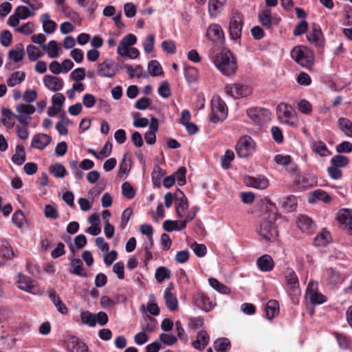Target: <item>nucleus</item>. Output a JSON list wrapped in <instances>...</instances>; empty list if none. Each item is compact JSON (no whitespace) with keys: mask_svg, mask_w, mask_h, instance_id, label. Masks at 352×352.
<instances>
[{"mask_svg":"<svg viewBox=\"0 0 352 352\" xmlns=\"http://www.w3.org/2000/svg\"><path fill=\"white\" fill-rule=\"evenodd\" d=\"M265 208L266 212H270V219L263 218L260 223L259 228L257 230V232L262 239L266 241H274L278 236L276 228L273 223V221L276 220L277 215L276 207L272 202L267 201Z\"/></svg>","mask_w":352,"mask_h":352,"instance_id":"nucleus-1","label":"nucleus"},{"mask_svg":"<svg viewBox=\"0 0 352 352\" xmlns=\"http://www.w3.org/2000/svg\"><path fill=\"white\" fill-rule=\"evenodd\" d=\"M215 66L225 76L233 74L237 68L236 62L230 51H221L214 58Z\"/></svg>","mask_w":352,"mask_h":352,"instance_id":"nucleus-2","label":"nucleus"},{"mask_svg":"<svg viewBox=\"0 0 352 352\" xmlns=\"http://www.w3.org/2000/svg\"><path fill=\"white\" fill-rule=\"evenodd\" d=\"M292 58L300 66L309 68L314 61L312 52L307 47L296 46L291 51Z\"/></svg>","mask_w":352,"mask_h":352,"instance_id":"nucleus-3","label":"nucleus"},{"mask_svg":"<svg viewBox=\"0 0 352 352\" xmlns=\"http://www.w3.org/2000/svg\"><path fill=\"white\" fill-rule=\"evenodd\" d=\"M211 121L217 122L223 120L228 113V109L223 100L219 96H214L211 100Z\"/></svg>","mask_w":352,"mask_h":352,"instance_id":"nucleus-4","label":"nucleus"},{"mask_svg":"<svg viewBox=\"0 0 352 352\" xmlns=\"http://www.w3.org/2000/svg\"><path fill=\"white\" fill-rule=\"evenodd\" d=\"M18 278L17 285L20 289L34 295H41L43 294V292L36 281L33 280L30 277L19 273Z\"/></svg>","mask_w":352,"mask_h":352,"instance_id":"nucleus-5","label":"nucleus"},{"mask_svg":"<svg viewBox=\"0 0 352 352\" xmlns=\"http://www.w3.org/2000/svg\"><path fill=\"white\" fill-rule=\"evenodd\" d=\"M249 118L258 126H262L271 120V112L264 108L254 107L247 111Z\"/></svg>","mask_w":352,"mask_h":352,"instance_id":"nucleus-6","label":"nucleus"},{"mask_svg":"<svg viewBox=\"0 0 352 352\" xmlns=\"http://www.w3.org/2000/svg\"><path fill=\"white\" fill-rule=\"evenodd\" d=\"M255 148V143L250 136H243L238 141L235 149L239 157H247L251 155Z\"/></svg>","mask_w":352,"mask_h":352,"instance_id":"nucleus-7","label":"nucleus"},{"mask_svg":"<svg viewBox=\"0 0 352 352\" xmlns=\"http://www.w3.org/2000/svg\"><path fill=\"white\" fill-rule=\"evenodd\" d=\"M16 120L21 124H28L31 115L35 112V107L30 104L21 103L16 106Z\"/></svg>","mask_w":352,"mask_h":352,"instance_id":"nucleus-8","label":"nucleus"},{"mask_svg":"<svg viewBox=\"0 0 352 352\" xmlns=\"http://www.w3.org/2000/svg\"><path fill=\"white\" fill-rule=\"evenodd\" d=\"M243 26L242 15L237 12L232 13L229 25L230 35L232 39L236 41L240 39Z\"/></svg>","mask_w":352,"mask_h":352,"instance_id":"nucleus-9","label":"nucleus"},{"mask_svg":"<svg viewBox=\"0 0 352 352\" xmlns=\"http://www.w3.org/2000/svg\"><path fill=\"white\" fill-rule=\"evenodd\" d=\"M118 72V69L111 59H106L98 64L97 74L101 77L113 78Z\"/></svg>","mask_w":352,"mask_h":352,"instance_id":"nucleus-10","label":"nucleus"},{"mask_svg":"<svg viewBox=\"0 0 352 352\" xmlns=\"http://www.w3.org/2000/svg\"><path fill=\"white\" fill-rule=\"evenodd\" d=\"M226 93L234 98L247 96L250 91L247 86L240 84H233L226 85Z\"/></svg>","mask_w":352,"mask_h":352,"instance_id":"nucleus-11","label":"nucleus"},{"mask_svg":"<svg viewBox=\"0 0 352 352\" xmlns=\"http://www.w3.org/2000/svg\"><path fill=\"white\" fill-rule=\"evenodd\" d=\"M206 36L213 43H221L223 40V32L218 24L210 25L207 30Z\"/></svg>","mask_w":352,"mask_h":352,"instance_id":"nucleus-12","label":"nucleus"},{"mask_svg":"<svg viewBox=\"0 0 352 352\" xmlns=\"http://www.w3.org/2000/svg\"><path fill=\"white\" fill-rule=\"evenodd\" d=\"M0 241V258L4 260V261L0 262V266H3L6 261L14 258V253L12 246L6 239H1Z\"/></svg>","mask_w":352,"mask_h":352,"instance_id":"nucleus-13","label":"nucleus"},{"mask_svg":"<svg viewBox=\"0 0 352 352\" xmlns=\"http://www.w3.org/2000/svg\"><path fill=\"white\" fill-rule=\"evenodd\" d=\"M244 182L249 187L261 190L266 188L268 186V180L263 176H248L244 178Z\"/></svg>","mask_w":352,"mask_h":352,"instance_id":"nucleus-14","label":"nucleus"},{"mask_svg":"<svg viewBox=\"0 0 352 352\" xmlns=\"http://www.w3.org/2000/svg\"><path fill=\"white\" fill-rule=\"evenodd\" d=\"M298 227L304 232L311 234L316 228V224L308 216L301 214L297 219Z\"/></svg>","mask_w":352,"mask_h":352,"instance_id":"nucleus-15","label":"nucleus"},{"mask_svg":"<svg viewBox=\"0 0 352 352\" xmlns=\"http://www.w3.org/2000/svg\"><path fill=\"white\" fill-rule=\"evenodd\" d=\"M45 86L52 91H57L62 89L63 87V81L60 78L47 75L43 78Z\"/></svg>","mask_w":352,"mask_h":352,"instance_id":"nucleus-16","label":"nucleus"},{"mask_svg":"<svg viewBox=\"0 0 352 352\" xmlns=\"http://www.w3.org/2000/svg\"><path fill=\"white\" fill-rule=\"evenodd\" d=\"M51 137L44 133L35 135L32 140L31 146L38 150L44 149L51 142Z\"/></svg>","mask_w":352,"mask_h":352,"instance_id":"nucleus-17","label":"nucleus"},{"mask_svg":"<svg viewBox=\"0 0 352 352\" xmlns=\"http://www.w3.org/2000/svg\"><path fill=\"white\" fill-rule=\"evenodd\" d=\"M176 199H179V203L176 206V214L180 218L184 217V213L186 212L188 209V203L186 197H185L184 192L180 190H178L177 193L175 194Z\"/></svg>","mask_w":352,"mask_h":352,"instance_id":"nucleus-18","label":"nucleus"},{"mask_svg":"<svg viewBox=\"0 0 352 352\" xmlns=\"http://www.w3.org/2000/svg\"><path fill=\"white\" fill-rule=\"evenodd\" d=\"M173 288V285H170L166 289L164 294V298L165 299L166 305L167 308L170 311H175L178 307V302L177 298L175 295H174L170 291Z\"/></svg>","mask_w":352,"mask_h":352,"instance_id":"nucleus-19","label":"nucleus"},{"mask_svg":"<svg viewBox=\"0 0 352 352\" xmlns=\"http://www.w3.org/2000/svg\"><path fill=\"white\" fill-rule=\"evenodd\" d=\"M324 278L331 285H335L342 283V278L339 273L333 268L327 269L323 274Z\"/></svg>","mask_w":352,"mask_h":352,"instance_id":"nucleus-20","label":"nucleus"},{"mask_svg":"<svg viewBox=\"0 0 352 352\" xmlns=\"http://www.w3.org/2000/svg\"><path fill=\"white\" fill-rule=\"evenodd\" d=\"M196 306L205 311H209L212 308V303L210 298L204 294H198L194 297Z\"/></svg>","mask_w":352,"mask_h":352,"instance_id":"nucleus-21","label":"nucleus"},{"mask_svg":"<svg viewBox=\"0 0 352 352\" xmlns=\"http://www.w3.org/2000/svg\"><path fill=\"white\" fill-rule=\"evenodd\" d=\"M285 278L289 289L296 291L299 288V282L296 274L291 270H287L285 272Z\"/></svg>","mask_w":352,"mask_h":352,"instance_id":"nucleus-22","label":"nucleus"},{"mask_svg":"<svg viewBox=\"0 0 352 352\" xmlns=\"http://www.w3.org/2000/svg\"><path fill=\"white\" fill-rule=\"evenodd\" d=\"M282 107L283 106L281 104L278 106V118L285 124H293V122H290V120L293 118L294 113L292 107L285 104L283 106V109H282Z\"/></svg>","mask_w":352,"mask_h":352,"instance_id":"nucleus-23","label":"nucleus"},{"mask_svg":"<svg viewBox=\"0 0 352 352\" xmlns=\"http://www.w3.org/2000/svg\"><path fill=\"white\" fill-rule=\"evenodd\" d=\"M1 122L8 129H12L14 125V120L16 114H14L10 109H1Z\"/></svg>","mask_w":352,"mask_h":352,"instance_id":"nucleus-24","label":"nucleus"},{"mask_svg":"<svg viewBox=\"0 0 352 352\" xmlns=\"http://www.w3.org/2000/svg\"><path fill=\"white\" fill-rule=\"evenodd\" d=\"M49 298L53 302L54 306L57 308L58 311L62 314H65L67 313L68 309L65 305L62 302L58 295L56 294L54 289H50L49 291Z\"/></svg>","mask_w":352,"mask_h":352,"instance_id":"nucleus-25","label":"nucleus"},{"mask_svg":"<svg viewBox=\"0 0 352 352\" xmlns=\"http://www.w3.org/2000/svg\"><path fill=\"white\" fill-rule=\"evenodd\" d=\"M311 29V33L307 35L308 40L316 45H320L322 43V33L320 26L314 24Z\"/></svg>","mask_w":352,"mask_h":352,"instance_id":"nucleus-26","label":"nucleus"},{"mask_svg":"<svg viewBox=\"0 0 352 352\" xmlns=\"http://www.w3.org/2000/svg\"><path fill=\"white\" fill-rule=\"evenodd\" d=\"M71 269L69 270L70 274H76L81 277H87V274L84 271L83 263L80 258H74L70 263Z\"/></svg>","mask_w":352,"mask_h":352,"instance_id":"nucleus-27","label":"nucleus"},{"mask_svg":"<svg viewBox=\"0 0 352 352\" xmlns=\"http://www.w3.org/2000/svg\"><path fill=\"white\" fill-rule=\"evenodd\" d=\"M41 23L43 25V31L47 34L53 33L56 28V23L50 19V16L48 13L41 15Z\"/></svg>","mask_w":352,"mask_h":352,"instance_id":"nucleus-28","label":"nucleus"},{"mask_svg":"<svg viewBox=\"0 0 352 352\" xmlns=\"http://www.w3.org/2000/svg\"><path fill=\"white\" fill-rule=\"evenodd\" d=\"M259 269L263 272H269L273 269L274 261L272 257L265 254L257 259L256 262Z\"/></svg>","mask_w":352,"mask_h":352,"instance_id":"nucleus-29","label":"nucleus"},{"mask_svg":"<svg viewBox=\"0 0 352 352\" xmlns=\"http://www.w3.org/2000/svg\"><path fill=\"white\" fill-rule=\"evenodd\" d=\"M279 305L275 300H269L265 307V315L268 320L273 319L278 313Z\"/></svg>","mask_w":352,"mask_h":352,"instance_id":"nucleus-30","label":"nucleus"},{"mask_svg":"<svg viewBox=\"0 0 352 352\" xmlns=\"http://www.w3.org/2000/svg\"><path fill=\"white\" fill-rule=\"evenodd\" d=\"M258 21L265 28L270 29L272 26V12L270 9L265 8L258 15Z\"/></svg>","mask_w":352,"mask_h":352,"instance_id":"nucleus-31","label":"nucleus"},{"mask_svg":"<svg viewBox=\"0 0 352 352\" xmlns=\"http://www.w3.org/2000/svg\"><path fill=\"white\" fill-rule=\"evenodd\" d=\"M231 348V344L228 338H220L214 342V349L217 352H228Z\"/></svg>","mask_w":352,"mask_h":352,"instance_id":"nucleus-32","label":"nucleus"},{"mask_svg":"<svg viewBox=\"0 0 352 352\" xmlns=\"http://www.w3.org/2000/svg\"><path fill=\"white\" fill-rule=\"evenodd\" d=\"M338 123L340 130L346 136L352 138V122L346 118H340Z\"/></svg>","mask_w":352,"mask_h":352,"instance_id":"nucleus-33","label":"nucleus"},{"mask_svg":"<svg viewBox=\"0 0 352 352\" xmlns=\"http://www.w3.org/2000/svg\"><path fill=\"white\" fill-rule=\"evenodd\" d=\"M26 159L24 147L22 145H17L15 148V153L12 157V162L16 165H21Z\"/></svg>","mask_w":352,"mask_h":352,"instance_id":"nucleus-34","label":"nucleus"},{"mask_svg":"<svg viewBox=\"0 0 352 352\" xmlns=\"http://www.w3.org/2000/svg\"><path fill=\"white\" fill-rule=\"evenodd\" d=\"M68 349L72 352H88V347L85 343L77 338L73 339L69 343Z\"/></svg>","mask_w":352,"mask_h":352,"instance_id":"nucleus-35","label":"nucleus"},{"mask_svg":"<svg viewBox=\"0 0 352 352\" xmlns=\"http://www.w3.org/2000/svg\"><path fill=\"white\" fill-rule=\"evenodd\" d=\"M312 149L321 157H327L331 154L326 144L321 140L314 142L312 143Z\"/></svg>","mask_w":352,"mask_h":352,"instance_id":"nucleus-36","label":"nucleus"},{"mask_svg":"<svg viewBox=\"0 0 352 352\" xmlns=\"http://www.w3.org/2000/svg\"><path fill=\"white\" fill-rule=\"evenodd\" d=\"M226 0H209L208 1V11L211 16H214L220 12L226 3Z\"/></svg>","mask_w":352,"mask_h":352,"instance_id":"nucleus-37","label":"nucleus"},{"mask_svg":"<svg viewBox=\"0 0 352 352\" xmlns=\"http://www.w3.org/2000/svg\"><path fill=\"white\" fill-rule=\"evenodd\" d=\"M330 239V232L327 230H322L315 236L314 243L316 246H324L329 242Z\"/></svg>","mask_w":352,"mask_h":352,"instance_id":"nucleus-38","label":"nucleus"},{"mask_svg":"<svg viewBox=\"0 0 352 352\" xmlns=\"http://www.w3.org/2000/svg\"><path fill=\"white\" fill-rule=\"evenodd\" d=\"M25 74L23 72L17 71L12 74L11 76L7 80V85L9 87H14L21 83L25 80Z\"/></svg>","mask_w":352,"mask_h":352,"instance_id":"nucleus-39","label":"nucleus"},{"mask_svg":"<svg viewBox=\"0 0 352 352\" xmlns=\"http://www.w3.org/2000/svg\"><path fill=\"white\" fill-rule=\"evenodd\" d=\"M338 219L339 221L346 226V227L352 231V217L350 215L348 210H343L338 213Z\"/></svg>","mask_w":352,"mask_h":352,"instance_id":"nucleus-40","label":"nucleus"},{"mask_svg":"<svg viewBox=\"0 0 352 352\" xmlns=\"http://www.w3.org/2000/svg\"><path fill=\"white\" fill-rule=\"evenodd\" d=\"M26 52L30 61H35L43 55V53L39 50L38 47L32 44H30L27 46Z\"/></svg>","mask_w":352,"mask_h":352,"instance_id":"nucleus-41","label":"nucleus"},{"mask_svg":"<svg viewBox=\"0 0 352 352\" xmlns=\"http://www.w3.org/2000/svg\"><path fill=\"white\" fill-rule=\"evenodd\" d=\"M349 163V159L344 155H336L331 159V164L340 168L346 166Z\"/></svg>","mask_w":352,"mask_h":352,"instance_id":"nucleus-42","label":"nucleus"},{"mask_svg":"<svg viewBox=\"0 0 352 352\" xmlns=\"http://www.w3.org/2000/svg\"><path fill=\"white\" fill-rule=\"evenodd\" d=\"M50 171L55 177L63 178L67 174V170L63 165L56 163L50 167Z\"/></svg>","mask_w":352,"mask_h":352,"instance_id":"nucleus-43","label":"nucleus"},{"mask_svg":"<svg viewBox=\"0 0 352 352\" xmlns=\"http://www.w3.org/2000/svg\"><path fill=\"white\" fill-rule=\"evenodd\" d=\"M148 70L150 75L152 76H158L163 74L160 64L155 60H153L148 63Z\"/></svg>","mask_w":352,"mask_h":352,"instance_id":"nucleus-44","label":"nucleus"},{"mask_svg":"<svg viewBox=\"0 0 352 352\" xmlns=\"http://www.w3.org/2000/svg\"><path fill=\"white\" fill-rule=\"evenodd\" d=\"M43 50H47L50 58H56L58 56V48L56 41H51L48 45H43Z\"/></svg>","mask_w":352,"mask_h":352,"instance_id":"nucleus-45","label":"nucleus"},{"mask_svg":"<svg viewBox=\"0 0 352 352\" xmlns=\"http://www.w3.org/2000/svg\"><path fill=\"white\" fill-rule=\"evenodd\" d=\"M155 277L157 282L162 283L170 277V270L166 267H159L155 272Z\"/></svg>","mask_w":352,"mask_h":352,"instance_id":"nucleus-46","label":"nucleus"},{"mask_svg":"<svg viewBox=\"0 0 352 352\" xmlns=\"http://www.w3.org/2000/svg\"><path fill=\"white\" fill-rule=\"evenodd\" d=\"M164 175L162 169L159 166L155 165L151 175L152 182L155 186L160 187L161 186V179Z\"/></svg>","mask_w":352,"mask_h":352,"instance_id":"nucleus-47","label":"nucleus"},{"mask_svg":"<svg viewBox=\"0 0 352 352\" xmlns=\"http://www.w3.org/2000/svg\"><path fill=\"white\" fill-rule=\"evenodd\" d=\"M208 282L212 288L221 294H228L230 292V289L216 278H210L208 279Z\"/></svg>","mask_w":352,"mask_h":352,"instance_id":"nucleus-48","label":"nucleus"},{"mask_svg":"<svg viewBox=\"0 0 352 352\" xmlns=\"http://www.w3.org/2000/svg\"><path fill=\"white\" fill-rule=\"evenodd\" d=\"M333 334L336 338L338 345L341 349H346L350 346L351 342L347 336L337 332H334Z\"/></svg>","mask_w":352,"mask_h":352,"instance_id":"nucleus-49","label":"nucleus"},{"mask_svg":"<svg viewBox=\"0 0 352 352\" xmlns=\"http://www.w3.org/2000/svg\"><path fill=\"white\" fill-rule=\"evenodd\" d=\"M311 195L313 197V199L309 198L310 202L314 201V198L317 200H322L324 203H328L331 200L330 196L326 192H324V190H320V189L314 190Z\"/></svg>","mask_w":352,"mask_h":352,"instance_id":"nucleus-50","label":"nucleus"},{"mask_svg":"<svg viewBox=\"0 0 352 352\" xmlns=\"http://www.w3.org/2000/svg\"><path fill=\"white\" fill-rule=\"evenodd\" d=\"M25 55L24 50L21 45V47L17 50H10L8 53L9 58L12 60L15 63H18L21 61Z\"/></svg>","mask_w":352,"mask_h":352,"instance_id":"nucleus-51","label":"nucleus"},{"mask_svg":"<svg viewBox=\"0 0 352 352\" xmlns=\"http://www.w3.org/2000/svg\"><path fill=\"white\" fill-rule=\"evenodd\" d=\"M234 152L231 150H227L225 154L221 157L222 167L226 169L229 168L230 166V163L234 160Z\"/></svg>","mask_w":352,"mask_h":352,"instance_id":"nucleus-52","label":"nucleus"},{"mask_svg":"<svg viewBox=\"0 0 352 352\" xmlns=\"http://www.w3.org/2000/svg\"><path fill=\"white\" fill-rule=\"evenodd\" d=\"M274 162L279 165H283L287 170L289 169V166L292 162V157L289 155H283L278 154L274 157Z\"/></svg>","mask_w":352,"mask_h":352,"instance_id":"nucleus-53","label":"nucleus"},{"mask_svg":"<svg viewBox=\"0 0 352 352\" xmlns=\"http://www.w3.org/2000/svg\"><path fill=\"white\" fill-rule=\"evenodd\" d=\"M186 168L182 166L173 174V176H175V180H177L178 185L183 186L186 184Z\"/></svg>","mask_w":352,"mask_h":352,"instance_id":"nucleus-54","label":"nucleus"},{"mask_svg":"<svg viewBox=\"0 0 352 352\" xmlns=\"http://www.w3.org/2000/svg\"><path fill=\"white\" fill-rule=\"evenodd\" d=\"M21 18V19H25L30 16H34V12H32L29 8L24 6H18L14 11Z\"/></svg>","mask_w":352,"mask_h":352,"instance_id":"nucleus-55","label":"nucleus"},{"mask_svg":"<svg viewBox=\"0 0 352 352\" xmlns=\"http://www.w3.org/2000/svg\"><path fill=\"white\" fill-rule=\"evenodd\" d=\"M122 195L127 199H133L135 195V191L129 182H124L122 185Z\"/></svg>","mask_w":352,"mask_h":352,"instance_id":"nucleus-56","label":"nucleus"},{"mask_svg":"<svg viewBox=\"0 0 352 352\" xmlns=\"http://www.w3.org/2000/svg\"><path fill=\"white\" fill-rule=\"evenodd\" d=\"M12 219V222L19 228H21L25 221V217L21 210L16 211L13 214Z\"/></svg>","mask_w":352,"mask_h":352,"instance_id":"nucleus-57","label":"nucleus"},{"mask_svg":"<svg viewBox=\"0 0 352 352\" xmlns=\"http://www.w3.org/2000/svg\"><path fill=\"white\" fill-rule=\"evenodd\" d=\"M140 231L142 234L146 235L149 241H151V245H153V229L151 225L150 224H143L140 227Z\"/></svg>","mask_w":352,"mask_h":352,"instance_id":"nucleus-58","label":"nucleus"},{"mask_svg":"<svg viewBox=\"0 0 352 352\" xmlns=\"http://www.w3.org/2000/svg\"><path fill=\"white\" fill-rule=\"evenodd\" d=\"M190 248L193 250L194 253L196 256L198 257H202L206 255L207 249L205 245L204 244H199L196 242L193 243Z\"/></svg>","mask_w":352,"mask_h":352,"instance_id":"nucleus-59","label":"nucleus"},{"mask_svg":"<svg viewBox=\"0 0 352 352\" xmlns=\"http://www.w3.org/2000/svg\"><path fill=\"white\" fill-rule=\"evenodd\" d=\"M155 36L153 34H149L146 36L143 43L144 50L146 53H151L154 47Z\"/></svg>","mask_w":352,"mask_h":352,"instance_id":"nucleus-60","label":"nucleus"},{"mask_svg":"<svg viewBox=\"0 0 352 352\" xmlns=\"http://www.w3.org/2000/svg\"><path fill=\"white\" fill-rule=\"evenodd\" d=\"M81 319L84 323L89 327H94L96 325L95 314H91L89 311L82 312Z\"/></svg>","mask_w":352,"mask_h":352,"instance_id":"nucleus-61","label":"nucleus"},{"mask_svg":"<svg viewBox=\"0 0 352 352\" xmlns=\"http://www.w3.org/2000/svg\"><path fill=\"white\" fill-rule=\"evenodd\" d=\"M157 91L160 96L162 98H168L171 94L168 82L167 81L162 82L161 85L159 87Z\"/></svg>","mask_w":352,"mask_h":352,"instance_id":"nucleus-62","label":"nucleus"},{"mask_svg":"<svg viewBox=\"0 0 352 352\" xmlns=\"http://www.w3.org/2000/svg\"><path fill=\"white\" fill-rule=\"evenodd\" d=\"M44 214L45 217L52 219H56L58 217V212L57 210L50 204L45 206Z\"/></svg>","mask_w":352,"mask_h":352,"instance_id":"nucleus-63","label":"nucleus"},{"mask_svg":"<svg viewBox=\"0 0 352 352\" xmlns=\"http://www.w3.org/2000/svg\"><path fill=\"white\" fill-rule=\"evenodd\" d=\"M336 151L339 153H349L352 151V144L348 141H344L336 146Z\"/></svg>","mask_w":352,"mask_h":352,"instance_id":"nucleus-64","label":"nucleus"}]
</instances>
